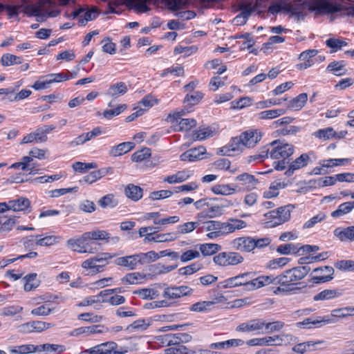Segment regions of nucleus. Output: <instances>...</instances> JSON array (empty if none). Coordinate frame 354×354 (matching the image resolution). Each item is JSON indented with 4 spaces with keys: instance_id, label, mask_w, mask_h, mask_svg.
Instances as JSON below:
<instances>
[{
    "instance_id": "obj_23",
    "label": "nucleus",
    "mask_w": 354,
    "mask_h": 354,
    "mask_svg": "<svg viewBox=\"0 0 354 354\" xmlns=\"http://www.w3.org/2000/svg\"><path fill=\"white\" fill-rule=\"evenodd\" d=\"M138 263H140V257L138 254L122 257L115 259V263L117 265L127 267L129 270L135 269Z\"/></svg>"
},
{
    "instance_id": "obj_24",
    "label": "nucleus",
    "mask_w": 354,
    "mask_h": 354,
    "mask_svg": "<svg viewBox=\"0 0 354 354\" xmlns=\"http://www.w3.org/2000/svg\"><path fill=\"white\" fill-rule=\"evenodd\" d=\"M127 91L128 88L127 84L124 82H119L111 85L106 91V95L111 97L117 98L124 95Z\"/></svg>"
},
{
    "instance_id": "obj_59",
    "label": "nucleus",
    "mask_w": 354,
    "mask_h": 354,
    "mask_svg": "<svg viewBox=\"0 0 354 354\" xmlns=\"http://www.w3.org/2000/svg\"><path fill=\"white\" fill-rule=\"evenodd\" d=\"M151 156V149L149 148H143L136 151L131 156V160L133 162H142Z\"/></svg>"
},
{
    "instance_id": "obj_62",
    "label": "nucleus",
    "mask_w": 354,
    "mask_h": 354,
    "mask_svg": "<svg viewBox=\"0 0 354 354\" xmlns=\"http://www.w3.org/2000/svg\"><path fill=\"white\" fill-rule=\"evenodd\" d=\"M59 241V237L53 235L46 236L44 237H41V236L37 238L36 241V244L40 246H50L58 243Z\"/></svg>"
},
{
    "instance_id": "obj_32",
    "label": "nucleus",
    "mask_w": 354,
    "mask_h": 354,
    "mask_svg": "<svg viewBox=\"0 0 354 354\" xmlns=\"http://www.w3.org/2000/svg\"><path fill=\"white\" fill-rule=\"evenodd\" d=\"M30 204L29 200L24 197L8 201L10 209L14 212L24 211L30 207Z\"/></svg>"
},
{
    "instance_id": "obj_45",
    "label": "nucleus",
    "mask_w": 354,
    "mask_h": 354,
    "mask_svg": "<svg viewBox=\"0 0 354 354\" xmlns=\"http://www.w3.org/2000/svg\"><path fill=\"white\" fill-rule=\"evenodd\" d=\"M198 225V222H187L178 225L177 231L176 232V233L177 234V236L178 237L179 235L180 234H185L193 232L196 228H197Z\"/></svg>"
},
{
    "instance_id": "obj_33",
    "label": "nucleus",
    "mask_w": 354,
    "mask_h": 354,
    "mask_svg": "<svg viewBox=\"0 0 354 354\" xmlns=\"http://www.w3.org/2000/svg\"><path fill=\"white\" fill-rule=\"evenodd\" d=\"M236 180L241 182L242 185H246L248 189L255 188L259 183L258 180L253 175L248 173H243L237 176Z\"/></svg>"
},
{
    "instance_id": "obj_56",
    "label": "nucleus",
    "mask_w": 354,
    "mask_h": 354,
    "mask_svg": "<svg viewBox=\"0 0 354 354\" xmlns=\"http://www.w3.org/2000/svg\"><path fill=\"white\" fill-rule=\"evenodd\" d=\"M274 346H281L283 344H290L291 342H296L297 337L291 334L283 333L281 335H274Z\"/></svg>"
},
{
    "instance_id": "obj_17",
    "label": "nucleus",
    "mask_w": 354,
    "mask_h": 354,
    "mask_svg": "<svg viewBox=\"0 0 354 354\" xmlns=\"http://www.w3.org/2000/svg\"><path fill=\"white\" fill-rule=\"evenodd\" d=\"M313 152L308 153H302L299 157L297 158L295 160L289 164L288 169L286 171V175L290 176L295 170L304 168L310 161V156L313 155Z\"/></svg>"
},
{
    "instance_id": "obj_12",
    "label": "nucleus",
    "mask_w": 354,
    "mask_h": 354,
    "mask_svg": "<svg viewBox=\"0 0 354 354\" xmlns=\"http://www.w3.org/2000/svg\"><path fill=\"white\" fill-rule=\"evenodd\" d=\"M67 245L71 250L80 253L94 252V250L90 246L89 242L87 241L86 237L84 238V234L77 239H71L68 240Z\"/></svg>"
},
{
    "instance_id": "obj_9",
    "label": "nucleus",
    "mask_w": 354,
    "mask_h": 354,
    "mask_svg": "<svg viewBox=\"0 0 354 354\" xmlns=\"http://www.w3.org/2000/svg\"><path fill=\"white\" fill-rule=\"evenodd\" d=\"M277 284L279 286L274 288L273 292L278 295L281 292H289L292 290V285L295 284L292 275L289 270H286L281 274L277 276Z\"/></svg>"
},
{
    "instance_id": "obj_50",
    "label": "nucleus",
    "mask_w": 354,
    "mask_h": 354,
    "mask_svg": "<svg viewBox=\"0 0 354 354\" xmlns=\"http://www.w3.org/2000/svg\"><path fill=\"white\" fill-rule=\"evenodd\" d=\"M282 109L263 111L258 113V118L261 120H269L276 118L285 113Z\"/></svg>"
},
{
    "instance_id": "obj_26",
    "label": "nucleus",
    "mask_w": 354,
    "mask_h": 354,
    "mask_svg": "<svg viewBox=\"0 0 354 354\" xmlns=\"http://www.w3.org/2000/svg\"><path fill=\"white\" fill-rule=\"evenodd\" d=\"M84 238L86 237L87 241L89 242V245L91 247L92 245H96V243L93 240H109L110 234L104 230H97V231H91L84 233Z\"/></svg>"
},
{
    "instance_id": "obj_4",
    "label": "nucleus",
    "mask_w": 354,
    "mask_h": 354,
    "mask_svg": "<svg viewBox=\"0 0 354 354\" xmlns=\"http://www.w3.org/2000/svg\"><path fill=\"white\" fill-rule=\"evenodd\" d=\"M185 114V111L182 110L169 115L168 120L171 122L176 131H189L196 126L197 122L194 119L182 118L181 116Z\"/></svg>"
},
{
    "instance_id": "obj_1",
    "label": "nucleus",
    "mask_w": 354,
    "mask_h": 354,
    "mask_svg": "<svg viewBox=\"0 0 354 354\" xmlns=\"http://www.w3.org/2000/svg\"><path fill=\"white\" fill-rule=\"evenodd\" d=\"M22 2L24 3L22 6H12L10 10L17 15L19 9L21 8L24 13L36 17L39 21H42L49 17H57L59 15V12L56 10L48 12V7L50 4V0H22Z\"/></svg>"
},
{
    "instance_id": "obj_35",
    "label": "nucleus",
    "mask_w": 354,
    "mask_h": 354,
    "mask_svg": "<svg viewBox=\"0 0 354 354\" xmlns=\"http://www.w3.org/2000/svg\"><path fill=\"white\" fill-rule=\"evenodd\" d=\"M274 336H268L264 337H258L249 339L246 342V344L249 346H274Z\"/></svg>"
},
{
    "instance_id": "obj_31",
    "label": "nucleus",
    "mask_w": 354,
    "mask_h": 354,
    "mask_svg": "<svg viewBox=\"0 0 354 354\" xmlns=\"http://www.w3.org/2000/svg\"><path fill=\"white\" fill-rule=\"evenodd\" d=\"M308 100L307 93H303L297 95L296 97L290 100L288 103V108L294 110L299 111L301 109Z\"/></svg>"
},
{
    "instance_id": "obj_15",
    "label": "nucleus",
    "mask_w": 354,
    "mask_h": 354,
    "mask_svg": "<svg viewBox=\"0 0 354 354\" xmlns=\"http://www.w3.org/2000/svg\"><path fill=\"white\" fill-rule=\"evenodd\" d=\"M313 272L319 273L318 275L313 276L311 279V281L314 283H325L333 279L334 270L330 266L317 268L313 270Z\"/></svg>"
},
{
    "instance_id": "obj_20",
    "label": "nucleus",
    "mask_w": 354,
    "mask_h": 354,
    "mask_svg": "<svg viewBox=\"0 0 354 354\" xmlns=\"http://www.w3.org/2000/svg\"><path fill=\"white\" fill-rule=\"evenodd\" d=\"M277 276L274 277L273 275H269V276H259L255 279L253 277L252 278V285H250V287H252V290H254L257 289H259L260 288H262L266 286H268L270 284H277Z\"/></svg>"
},
{
    "instance_id": "obj_27",
    "label": "nucleus",
    "mask_w": 354,
    "mask_h": 354,
    "mask_svg": "<svg viewBox=\"0 0 354 354\" xmlns=\"http://www.w3.org/2000/svg\"><path fill=\"white\" fill-rule=\"evenodd\" d=\"M102 133V129L100 127L94 128L91 131L82 133L77 136L73 142L72 144L75 145H83L86 142L90 140L93 138L100 136Z\"/></svg>"
},
{
    "instance_id": "obj_53",
    "label": "nucleus",
    "mask_w": 354,
    "mask_h": 354,
    "mask_svg": "<svg viewBox=\"0 0 354 354\" xmlns=\"http://www.w3.org/2000/svg\"><path fill=\"white\" fill-rule=\"evenodd\" d=\"M1 62L4 66L19 64L22 62V59L12 54L6 53L2 55Z\"/></svg>"
},
{
    "instance_id": "obj_11",
    "label": "nucleus",
    "mask_w": 354,
    "mask_h": 354,
    "mask_svg": "<svg viewBox=\"0 0 354 354\" xmlns=\"http://www.w3.org/2000/svg\"><path fill=\"white\" fill-rule=\"evenodd\" d=\"M265 326V320L262 319H250L246 322L241 323L236 328V331L243 333L255 332L257 334L263 333Z\"/></svg>"
},
{
    "instance_id": "obj_18",
    "label": "nucleus",
    "mask_w": 354,
    "mask_h": 354,
    "mask_svg": "<svg viewBox=\"0 0 354 354\" xmlns=\"http://www.w3.org/2000/svg\"><path fill=\"white\" fill-rule=\"evenodd\" d=\"M93 347L95 354H123L126 352L121 348L117 350L118 344L114 342H106Z\"/></svg>"
},
{
    "instance_id": "obj_14",
    "label": "nucleus",
    "mask_w": 354,
    "mask_h": 354,
    "mask_svg": "<svg viewBox=\"0 0 354 354\" xmlns=\"http://www.w3.org/2000/svg\"><path fill=\"white\" fill-rule=\"evenodd\" d=\"M242 145L248 148L254 147L261 139L262 133L257 130H248L241 135Z\"/></svg>"
},
{
    "instance_id": "obj_47",
    "label": "nucleus",
    "mask_w": 354,
    "mask_h": 354,
    "mask_svg": "<svg viewBox=\"0 0 354 354\" xmlns=\"http://www.w3.org/2000/svg\"><path fill=\"white\" fill-rule=\"evenodd\" d=\"M107 174V171L106 169H101L98 170H95L91 171L88 175L85 176L83 178V181L87 183L88 184H92L93 183L97 181V180L102 178Z\"/></svg>"
},
{
    "instance_id": "obj_44",
    "label": "nucleus",
    "mask_w": 354,
    "mask_h": 354,
    "mask_svg": "<svg viewBox=\"0 0 354 354\" xmlns=\"http://www.w3.org/2000/svg\"><path fill=\"white\" fill-rule=\"evenodd\" d=\"M37 352L46 351L48 353L53 352H57L59 353L65 351V347L63 345L54 344H44L37 345Z\"/></svg>"
},
{
    "instance_id": "obj_60",
    "label": "nucleus",
    "mask_w": 354,
    "mask_h": 354,
    "mask_svg": "<svg viewBox=\"0 0 354 354\" xmlns=\"http://www.w3.org/2000/svg\"><path fill=\"white\" fill-rule=\"evenodd\" d=\"M299 248L293 243H286L280 245L277 248V252L281 254H296L299 252Z\"/></svg>"
},
{
    "instance_id": "obj_19",
    "label": "nucleus",
    "mask_w": 354,
    "mask_h": 354,
    "mask_svg": "<svg viewBox=\"0 0 354 354\" xmlns=\"http://www.w3.org/2000/svg\"><path fill=\"white\" fill-rule=\"evenodd\" d=\"M206 149L204 147L201 146L197 148L190 149L180 156L181 161L194 162L201 159V156L205 154Z\"/></svg>"
},
{
    "instance_id": "obj_58",
    "label": "nucleus",
    "mask_w": 354,
    "mask_h": 354,
    "mask_svg": "<svg viewBox=\"0 0 354 354\" xmlns=\"http://www.w3.org/2000/svg\"><path fill=\"white\" fill-rule=\"evenodd\" d=\"M73 169L77 172L84 173L87 170L91 169H96L97 167V165L96 162H75L73 165Z\"/></svg>"
},
{
    "instance_id": "obj_48",
    "label": "nucleus",
    "mask_w": 354,
    "mask_h": 354,
    "mask_svg": "<svg viewBox=\"0 0 354 354\" xmlns=\"http://www.w3.org/2000/svg\"><path fill=\"white\" fill-rule=\"evenodd\" d=\"M245 227H235L232 228H225L217 231H212L207 234V236L210 239H216L220 236H226L234 232L236 230H241Z\"/></svg>"
},
{
    "instance_id": "obj_34",
    "label": "nucleus",
    "mask_w": 354,
    "mask_h": 354,
    "mask_svg": "<svg viewBox=\"0 0 354 354\" xmlns=\"http://www.w3.org/2000/svg\"><path fill=\"white\" fill-rule=\"evenodd\" d=\"M47 140V136H44L43 133H41L39 129H37L35 132L30 133L27 136H24L21 143L27 144L32 142H44Z\"/></svg>"
},
{
    "instance_id": "obj_25",
    "label": "nucleus",
    "mask_w": 354,
    "mask_h": 354,
    "mask_svg": "<svg viewBox=\"0 0 354 354\" xmlns=\"http://www.w3.org/2000/svg\"><path fill=\"white\" fill-rule=\"evenodd\" d=\"M124 194L128 198L136 202L142 197L143 190L138 185L129 184L124 188Z\"/></svg>"
},
{
    "instance_id": "obj_40",
    "label": "nucleus",
    "mask_w": 354,
    "mask_h": 354,
    "mask_svg": "<svg viewBox=\"0 0 354 354\" xmlns=\"http://www.w3.org/2000/svg\"><path fill=\"white\" fill-rule=\"evenodd\" d=\"M134 295H138L142 299H153L158 297L159 292L154 288H142L133 291Z\"/></svg>"
},
{
    "instance_id": "obj_52",
    "label": "nucleus",
    "mask_w": 354,
    "mask_h": 354,
    "mask_svg": "<svg viewBox=\"0 0 354 354\" xmlns=\"http://www.w3.org/2000/svg\"><path fill=\"white\" fill-rule=\"evenodd\" d=\"M320 343V342H306L297 344L292 348V351L299 354H304L306 352L313 350L312 347Z\"/></svg>"
},
{
    "instance_id": "obj_6",
    "label": "nucleus",
    "mask_w": 354,
    "mask_h": 354,
    "mask_svg": "<svg viewBox=\"0 0 354 354\" xmlns=\"http://www.w3.org/2000/svg\"><path fill=\"white\" fill-rule=\"evenodd\" d=\"M203 229L207 232L217 231L220 230L232 228L235 227H246V223L235 218H230L225 222L210 220L203 223Z\"/></svg>"
},
{
    "instance_id": "obj_30",
    "label": "nucleus",
    "mask_w": 354,
    "mask_h": 354,
    "mask_svg": "<svg viewBox=\"0 0 354 354\" xmlns=\"http://www.w3.org/2000/svg\"><path fill=\"white\" fill-rule=\"evenodd\" d=\"M215 133L216 129L214 128L203 127L193 132V139L195 140H203L214 136Z\"/></svg>"
},
{
    "instance_id": "obj_8",
    "label": "nucleus",
    "mask_w": 354,
    "mask_h": 354,
    "mask_svg": "<svg viewBox=\"0 0 354 354\" xmlns=\"http://www.w3.org/2000/svg\"><path fill=\"white\" fill-rule=\"evenodd\" d=\"M194 290L187 286H171L164 289L162 297L166 299L174 300L185 296L191 295Z\"/></svg>"
},
{
    "instance_id": "obj_46",
    "label": "nucleus",
    "mask_w": 354,
    "mask_h": 354,
    "mask_svg": "<svg viewBox=\"0 0 354 354\" xmlns=\"http://www.w3.org/2000/svg\"><path fill=\"white\" fill-rule=\"evenodd\" d=\"M326 71L331 72L333 74L337 76H341L346 73V69L342 62H333L328 64L326 68Z\"/></svg>"
},
{
    "instance_id": "obj_38",
    "label": "nucleus",
    "mask_w": 354,
    "mask_h": 354,
    "mask_svg": "<svg viewBox=\"0 0 354 354\" xmlns=\"http://www.w3.org/2000/svg\"><path fill=\"white\" fill-rule=\"evenodd\" d=\"M295 282L303 279L310 272V268L308 266H297L289 269Z\"/></svg>"
},
{
    "instance_id": "obj_5",
    "label": "nucleus",
    "mask_w": 354,
    "mask_h": 354,
    "mask_svg": "<svg viewBox=\"0 0 354 354\" xmlns=\"http://www.w3.org/2000/svg\"><path fill=\"white\" fill-rule=\"evenodd\" d=\"M252 277H254V274L248 272L228 278L221 282L220 284L223 288H232L243 286L247 290L251 291L252 287H250V285H252Z\"/></svg>"
},
{
    "instance_id": "obj_64",
    "label": "nucleus",
    "mask_w": 354,
    "mask_h": 354,
    "mask_svg": "<svg viewBox=\"0 0 354 354\" xmlns=\"http://www.w3.org/2000/svg\"><path fill=\"white\" fill-rule=\"evenodd\" d=\"M201 268L202 264L197 262L180 268L178 272L180 275H189L196 272Z\"/></svg>"
},
{
    "instance_id": "obj_28",
    "label": "nucleus",
    "mask_w": 354,
    "mask_h": 354,
    "mask_svg": "<svg viewBox=\"0 0 354 354\" xmlns=\"http://www.w3.org/2000/svg\"><path fill=\"white\" fill-rule=\"evenodd\" d=\"M254 10V6L251 4L244 6L240 15L233 19V24L236 26H241L246 23L251 13Z\"/></svg>"
},
{
    "instance_id": "obj_22",
    "label": "nucleus",
    "mask_w": 354,
    "mask_h": 354,
    "mask_svg": "<svg viewBox=\"0 0 354 354\" xmlns=\"http://www.w3.org/2000/svg\"><path fill=\"white\" fill-rule=\"evenodd\" d=\"M287 184L280 180L273 181L270 185L268 190H266L263 196L265 198H272L277 197L279 194V190L286 188Z\"/></svg>"
},
{
    "instance_id": "obj_39",
    "label": "nucleus",
    "mask_w": 354,
    "mask_h": 354,
    "mask_svg": "<svg viewBox=\"0 0 354 354\" xmlns=\"http://www.w3.org/2000/svg\"><path fill=\"white\" fill-rule=\"evenodd\" d=\"M340 295V292L337 290L326 289L315 295L313 299L315 301L329 300L338 297Z\"/></svg>"
},
{
    "instance_id": "obj_54",
    "label": "nucleus",
    "mask_w": 354,
    "mask_h": 354,
    "mask_svg": "<svg viewBox=\"0 0 354 354\" xmlns=\"http://www.w3.org/2000/svg\"><path fill=\"white\" fill-rule=\"evenodd\" d=\"M243 147L244 146L242 145L240 136L239 137L232 138L230 143L225 147V153L230 151H241L243 149Z\"/></svg>"
},
{
    "instance_id": "obj_7",
    "label": "nucleus",
    "mask_w": 354,
    "mask_h": 354,
    "mask_svg": "<svg viewBox=\"0 0 354 354\" xmlns=\"http://www.w3.org/2000/svg\"><path fill=\"white\" fill-rule=\"evenodd\" d=\"M243 257L239 253L234 252H221L213 258L215 264L223 266H234L243 261Z\"/></svg>"
},
{
    "instance_id": "obj_16",
    "label": "nucleus",
    "mask_w": 354,
    "mask_h": 354,
    "mask_svg": "<svg viewBox=\"0 0 354 354\" xmlns=\"http://www.w3.org/2000/svg\"><path fill=\"white\" fill-rule=\"evenodd\" d=\"M254 239L251 237H239L234 239L231 244L232 248L241 252H249L254 249Z\"/></svg>"
},
{
    "instance_id": "obj_13",
    "label": "nucleus",
    "mask_w": 354,
    "mask_h": 354,
    "mask_svg": "<svg viewBox=\"0 0 354 354\" xmlns=\"http://www.w3.org/2000/svg\"><path fill=\"white\" fill-rule=\"evenodd\" d=\"M52 326L50 323L41 321H32L19 326V330L25 333H41Z\"/></svg>"
},
{
    "instance_id": "obj_29",
    "label": "nucleus",
    "mask_w": 354,
    "mask_h": 354,
    "mask_svg": "<svg viewBox=\"0 0 354 354\" xmlns=\"http://www.w3.org/2000/svg\"><path fill=\"white\" fill-rule=\"evenodd\" d=\"M8 350L12 354H28L37 352V346L30 344L19 346H8Z\"/></svg>"
},
{
    "instance_id": "obj_49",
    "label": "nucleus",
    "mask_w": 354,
    "mask_h": 354,
    "mask_svg": "<svg viewBox=\"0 0 354 354\" xmlns=\"http://www.w3.org/2000/svg\"><path fill=\"white\" fill-rule=\"evenodd\" d=\"M118 204V200L112 194H109L101 198L98 201V205L102 208L114 207Z\"/></svg>"
},
{
    "instance_id": "obj_36",
    "label": "nucleus",
    "mask_w": 354,
    "mask_h": 354,
    "mask_svg": "<svg viewBox=\"0 0 354 354\" xmlns=\"http://www.w3.org/2000/svg\"><path fill=\"white\" fill-rule=\"evenodd\" d=\"M334 233L342 241H354V226L347 227L342 230L336 229Z\"/></svg>"
},
{
    "instance_id": "obj_10",
    "label": "nucleus",
    "mask_w": 354,
    "mask_h": 354,
    "mask_svg": "<svg viewBox=\"0 0 354 354\" xmlns=\"http://www.w3.org/2000/svg\"><path fill=\"white\" fill-rule=\"evenodd\" d=\"M335 320L330 319L328 316L317 317H308L302 322L296 324L297 327L312 328H319L326 324H334Z\"/></svg>"
},
{
    "instance_id": "obj_43",
    "label": "nucleus",
    "mask_w": 354,
    "mask_h": 354,
    "mask_svg": "<svg viewBox=\"0 0 354 354\" xmlns=\"http://www.w3.org/2000/svg\"><path fill=\"white\" fill-rule=\"evenodd\" d=\"M203 256H211L221 250V246L217 243H203L199 247Z\"/></svg>"
},
{
    "instance_id": "obj_42",
    "label": "nucleus",
    "mask_w": 354,
    "mask_h": 354,
    "mask_svg": "<svg viewBox=\"0 0 354 354\" xmlns=\"http://www.w3.org/2000/svg\"><path fill=\"white\" fill-rule=\"evenodd\" d=\"M337 135V132L332 127H327L325 129H321L313 133L315 137L323 139L324 140H330L333 138L336 137Z\"/></svg>"
},
{
    "instance_id": "obj_63",
    "label": "nucleus",
    "mask_w": 354,
    "mask_h": 354,
    "mask_svg": "<svg viewBox=\"0 0 354 354\" xmlns=\"http://www.w3.org/2000/svg\"><path fill=\"white\" fill-rule=\"evenodd\" d=\"M140 257V263L145 264L148 263L151 261H155L160 259L159 252L157 253L155 251H149L146 253H141L138 254Z\"/></svg>"
},
{
    "instance_id": "obj_61",
    "label": "nucleus",
    "mask_w": 354,
    "mask_h": 354,
    "mask_svg": "<svg viewBox=\"0 0 354 354\" xmlns=\"http://www.w3.org/2000/svg\"><path fill=\"white\" fill-rule=\"evenodd\" d=\"M95 304L94 306L95 309L99 310L102 307V304L100 302L99 297L96 295H93L84 298L82 301L77 304V306H88Z\"/></svg>"
},
{
    "instance_id": "obj_2",
    "label": "nucleus",
    "mask_w": 354,
    "mask_h": 354,
    "mask_svg": "<svg viewBox=\"0 0 354 354\" xmlns=\"http://www.w3.org/2000/svg\"><path fill=\"white\" fill-rule=\"evenodd\" d=\"M293 208V206L288 205L264 214L266 227H274L288 221Z\"/></svg>"
},
{
    "instance_id": "obj_21",
    "label": "nucleus",
    "mask_w": 354,
    "mask_h": 354,
    "mask_svg": "<svg viewBox=\"0 0 354 354\" xmlns=\"http://www.w3.org/2000/svg\"><path fill=\"white\" fill-rule=\"evenodd\" d=\"M134 147L135 145L133 142H122L117 145L111 147L109 151V154L110 156L112 157L120 156L130 151L131 149L134 148Z\"/></svg>"
},
{
    "instance_id": "obj_37",
    "label": "nucleus",
    "mask_w": 354,
    "mask_h": 354,
    "mask_svg": "<svg viewBox=\"0 0 354 354\" xmlns=\"http://www.w3.org/2000/svg\"><path fill=\"white\" fill-rule=\"evenodd\" d=\"M354 209V201L346 202L340 204L337 209L331 213L333 218H339L348 214Z\"/></svg>"
},
{
    "instance_id": "obj_41",
    "label": "nucleus",
    "mask_w": 354,
    "mask_h": 354,
    "mask_svg": "<svg viewBox=\"0 0 354 354\" xmlns=\"http://www.w3.org/2000/svg\"><path fill=\"white\" fill-rule=\"evenodd\" d=\"M192 336L188 333H171V346L181 345L192 340Z\"/></svg>"
},
{
    "instance_id": "obj_3",
    "label": "nucleus",
    "mask_w": 354,
    "mask_h": 354,
    "mask_svg": "<svg viewBox=\"0 0 354 354\" xmlns=\"http://www.w3.org/2000/svg\"><path fill=\"white\" fill-rule=\"evenodd\" d=\"M266 146L270 148L269 155L272 159H286L292 156L295 151L293 145L279 140H274Z\"/></svg>"
},
{
    "instance_id": "obj_51",
    "label": "nucleus",
    "mask_w": 354,
    "mask_h": 354,
    "mask_svg": "<svg viewBox=\"0 0 354 354\" xmlns=\"http://www.w3.org/2000/svg\"><path fill=\"white\" fill-rule=\"evenodd\" d=\"M214 304V301H202L192 304L189 307V310L193 312L201 313L210 310L211 307Z\"/></svg>"
},
{
    "instance_id": "obj_57",
    "label": "nucleus",
    "mask_w": 354,
    "mask_h": 354,
    "mask_svg": "<svg viewBox=\"0 0 354 354\" xmlns=\"http://www.w3.org/2000/svg\"><path fill=\"white\" fill-rule=\"evenodd\" d=\"M178 239L177 234L176 232H168L164 234H157L154 237H151V240L155 243H164L173 241Z\"/></svg>"
},
{
    "instance_id": "obj_55",
    "label": "nucleus",
    "mask_w": 354,
    "mask_h": 354,
    "mask_svg": "<svg viewBox=\"0 0 354 354\" xmlns=\"http://www.w3.org/2000/svg\"><path fill=\"white\" fill-rule=\"evenodd\" d=\"M212 191L216 194L231 195L236 192V189L230 185H216L212 187Z\"/></svg>"
}]
</instances>
